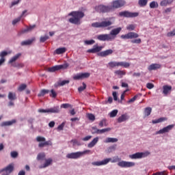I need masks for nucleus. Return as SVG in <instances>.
<instances>
[{
  "mask_svg": "<svg viewBox=\"0 0 175 175\" xmlns=\"http://www.w3.org/2000/svg\"><path fill=\"white\" fill-rule=\"evenodd\" d=\"M146 88H148V90H152V88H154V83H148L146 84Z\"/></svg>",
  "mask_w": 175,
  "mask_h": 175,
  "instance_id": "nucleus-55",
  "label": "nucleus"
},
{
  "mask_svg": "<svg viewBox=\"0 0 175 175\" xmlns=\"http://www.w3.org/2000/svg\"><path fill=\"white\" fill-rule=\"evenodd\" d=\"M168 4H169V1L167 0H163L160 3L161 6H166Z\"/></svg>",
  "mask_w": 175,
  "mask_h": 175,
  "instance_id": "nucleus-52",
  "label": "nucleus"
},
{
  "mask_svg": "<svg viewBox=\"0 0 175 175\" xmlns=\"http://www.w3.org/2000/svg\"><path fill=\"white\" fill-rule=\"evenodd\" d=\"M151 111H152V108L148 107L144 109V116L146 117H148L151 114Z\"/></svg>",
  "mask_w": 175,
  "mask_h": 175,
  "instance_id": "nucleus-38",
  "label": "nucleus"
},
{
  "mask_svg": "<svg viewBox=\"0 0 175 175\" xmlns=\"http://www.w3.org/2000/svg\"><path fill=\"white\" fill-rule=\"evenodd\" d=\"M36 40V38L35 37L32 38L30 40H25V41H23L21 42V46H28L29 44H32V42H35Z\"/></svg>",
  "mask_w": 175,
  "mask_h": 175,
  "instance_id": "nucleus-29",
  "label": "nucleus"
},
{
  "mask_svg": "<svg viewBox=\"0 0 175 175\" xmlns=\"http://www.w3.org/2000/svg\"><path fill=\"white\" fill-rule=\"evenodd\" d=\"M95 10L98 13H109L112 10L111 5H100L98 6L95 7Z\"/></svg>",
  "mask_w": 175,
  "mask_h": 175,
  "instance_id": "nucleus-7",
  "label": "nucleus"
},
{
  "mask_svg": "<svg viewBox=\"0 0 175 175\" xmlns=\"http://www.w3.org/2000/svg\"><path fill=\"white\" fill-rule=\"evenodd\" d=\"M159 5L157 1H152L150 3V9H155L157 8H158Z\"/></svg>",
  "mask_w": 175,
  "mask_h": 175,
  "instance_id": "nucleus-40",
  "label": "nucleus"
},
{
  "mask_svg": "<svg viewBox=\"0 0 175 175\" xmlns=\"http://www.w3.org/2000/svg\"><path fill=\"white\" fill-rule=\"evenodd\" d=\"M27 88V85L25 84H22L19 86L18 88V91H24V90H25Z\"/></svg>",
  "mask_w": 175,
  "mask_h": 175,
  "instance_id": "nucleus-53",
  "label": "nucleus"
},
{
  "mask_svg": "<svg viewBox=\"0 0 175 175\" xmlns=\"http://www.w3.org/2000/svg\"><path fill=\"white\" fill-rule=\"evenodd\" d=\"M167 118H159V119L152 120V124H159V122H163L166 121Z\"/></svg>",
  "mask_w": 175,
  "mask_h": 175,
  "instance_id": "nucleus-36",
  "label": "nucleus"
},
{
  "mask_svg": "<svg viewBox=\"0 0 175 175\" xmlns=\"http://www.w3.org/2000/svg\"><path fill=\"white\" fill-rule=\"evenodd\" d=\"M135 28H136V26L135 25H129L127 27H126V29L128 31H135Z\"/></svg>",
  "mask_w": 175,
  "mask_h": 175,
  "instance_id": "nucleus-46",
  "label": "nucleus"
},
{
  "mask_svg": "<svg viewBox=\"0 0 175 175\" xmlns=\"http://www.w3.org/2000/svg\"><path fill=\"white\" fill-rule=\"evenodd\" d=\"M167 36L168 38H172L173 36H175V29L173 31L168 32L167 33Z\"/></svg>",
  "mask_w": 175,
  "mask_h": 175,
  "instance_id": "nucleus-49",
  "label": "nucleus"
},
{
  "mask_svg": "<svg viewBox=\"0 0 175 175\" xmlns=\"http://www.w3.org/2000/svg\"><path fill=\"white\" fill-rule=\"evenodd\" d=\"M20 2H21V0H17V1H12L11 3L10 8H13V6H15V5H18V3H20Z\"/></svg>",
  "mask_w": 175,
  "mask_h": 175,
  "instance_id": "nucleus-54",
  "label": "nucleus"
},
{
  "mask_svg": "<svg viewBox=\"0 0 175 175\" xmlns=\"http://www.w3.org/2000/svg\"><path fill=\"white\" fill-rule=\"evenodd\" d=\"M118 142V139L113 138V137H107L104 143H117Z\"/></svg>",
  "mask_w": 175,
  "mask_h": 175,
  "instance_id": "nucleus-35",
  "label": "nucleus"
},
{
  "mask_svg": "<svg viewBox=\"0 0 175 175\" xmlns=\"http://www.w3.org/2000/svg\"><path fill=\"white\" fill-rule=\"evenodd\" d=\"M50 97L51 98H57V92H55V91H54V90H53V89L51 90Z\"/></svg>",
  "mask_w": 175,
  "mask_h": 175,
  "instance_id": "nucleus-47",
  "label": "nucleus"
},
{
  "mask_svg": "<svg viewBox=\"0 0 175 175\" xmlns=\"http://www.w3.org/2000/svg\"><path fill=\"white\" fill-rule=\"evenodd\" d=\"M106 124V119H103L100 122H99V126L100 128H103V126Z\"/></svg>",
  "mask_w": 175,
  "mask_h": 175,
  "instance_id": "nucleus-58",
  "label": "nucleus"
},
{
  "mask_svg": "<svg viewBox=\"0 0 175 175\" xmlns=\"http://www.w3.org/2000/svg\"><path fill=\"white\" fill-rule=\"evenodd\" d=\"M150 155V152H136L133 154L129 155V158L131 159H140L142 158H146V157H148Z\"/></svg>",
  "mask_w": 175,
  "mask_h": 175,
  "instance_id": "nucleus-8",
  "label": "nucleus"
},
{
  "mask_svg": "<svg viewBox=\"0 0 175 175\" xmlns=\"http://www.w3.org/2000/svg\"><path fill=\"white\" fill-rule=\"evenodd\" d=\"M84 43H85V44L91 45V44H94V43H95V40H85Z\"/></svg>",
  "mask_w": 175,
  "mask_h": 175,
  "instance_id": "nucleus-51",
  "label": "nucleus"
},
{
  "mask_svg": "<svg viewBox=\"0 0 175 175\" xmlns=\"http://www.w3.org/2000/svg\"><path fill=\"white\" fill-rule=\"evenodd\" d=\"M65 126V122H62L60 125L58 126V131H64V127Z\"/></svg>",
  "mask_w": 175,
  "mask_h": 175,
  "instance_id": "nucleus-56",
  "label": "nucleus"
},
{
  "mask_svg": "<svg viewBox=\"0 0 175 175\" xmlns=\"http://www.w3.org/2000/svg\"><path fill=\"white\" fill-rule=\"evenodd\" d=\"M147 3H148V0H138V5L140 8L147 6Z\"/></svg>",
  "mask_w": 175,
  "mask_h": 175,
  "instance_id": "nucleus-33",
  "label": "nucleus"
},
{
  "mask_svg": "<svg viewBox=\"0 0 175 175\" xmlns=\"http://www.w3.org/2000/svg\"><path fill=\"white\" fill-rule=\"evenodd\" d=\"M102 49H103V46L94 45L92 49H88L87 52L92 54H95V53H99V51H102Z\"/></svg>",
  "mask_w": 175,
  "mask_h": 175,
  "instance_id": "nucleus-18",
  "label": "nucleus"
},
{
  "mask_svg": "<svg viewBox=\"0 0 175 175\" xmlns=\"http://www.w3.org/2000/svg\"><path fill=\"white\" fill-rule=\"evenodd\" d=\"M122 30V28L121 27H118L116 29H112L110 33H109V37L111 38V40L113 41L116 38H117V35L121 32Z\"/></svg>",
  "mask_w": 175,
  "mask_h": 175,
  "instance_id": "nucleus-12",
  "label": "nucleus"
},
{
  "mask_svg": "<svg viewBox=\"0 0 175 175\" xmlns=\"http://www.w3.org/2000/svg\"><path fill=\"white\" fill-rule=\"evenodd\" d=\"M97 39L101 42H111V38L109 34H100L97 36Z\"/></svg>",
  "mask_w": 175,
  "mask_h": 175,
  "instance_id": "nucleus-16",
  "label": "nucleus"
},
{
  "mask_svg": "<svg viewBox=\"0 0 175 175\" xmlns=\"http://www.w3.org/2000/svg\"><path fill=\"white\" fill-rule=\"evenodd\" d=\"M36 27V25H29V27H27L26 29L21 30V33H25L27 32H31V31H32V29H35Z\"/></svg>",
  "mask_w": 175,
  "mask_h": 175,
  "instance_id": "nucleus-27",
  "label": "nucleus"
},
{
  "mask_svg": "<svg viewBox=\"0 0 175 175\" xmlns=\"http://www.w3.org/2000/svg\"><path fill=\"white\" fill-rule=\"evenodd\" d=\"M88 118L90 121H95V116L92 113H88Z\"/></svg>",
  "mask_w": 175,
  "mask_h": 175,
  "instance_id": "nucleus-50",
  "label": "nucleus"
},
{
  "mask_svg": "<svg viewBox=\"0 0 175 175\" xmlns=\"http://www.w3.org/2000/svg\"><path fill=\"white\" fill-rule=\"evenodd\" d=\"M8 99L9 100H16L17 99V96H16V93H13L10 92L8 93Z\"/></svg>",
  "mask_w": 175,
  "mask_h": 175,
  "instance_id": "nucleus-34",
  "label": "nucleus"
},
{
  "mask_svg": "<svg viewBox=\"0 0 175 175\" xmlns=\"http://www.w3.org/2000/svg\"><path fill=\"white\" fill-rule=\"evenodd\" d=\"M128 120H129V116H128V114L124 113V114H122V116H120L118 118V122L121 124V122H125V121H126Z\"/></svg>",
  "mask_w": 175,
  "mask_h": 175,
  "instance_id": "nucleus-25",
  "label": "nucleus"
},
{
  "mask_svg": "<svg viewBox=\"0 0 175 175\" xmlns=\"http://www.w3.org/2000/svg\"><path fill=\"white\" fill-rule=\"evenodd\" d=\"M18 155V153H17V152H11L12 158H17Z\"/></svg>",
  "mask_w": 175,
  "mask_h": 175,
  "instance_id": "nucleus-62",
  "label": "nucleus"
},
{
  "mask_svg": "<svg viewBox=\"0 0 175 175\" xmlns=\"http://www.w3.org/2000/svg\"><path fill=\"white\" fill-rule=\"evenodd\" d=\"M93 129H96V133H100V134L105 133V132H109V131H111V129H110V128H107V129H103L99 130L95 127H93Z\"/></svg>",
  "mask_w": 175,
  "mask_h": 175,
  "instance_id": "nucleus-31",
  "label": "nucleus"
},
{
  "mask_svg": "<svg viewBox=\"0 0 175 175\" xmlns=\"http://www.w3.org/2000/svg\"><path fill=\"white\" fill-rule=\"evenodd\" d=\"M69 68V64L65 63L61 65H57L49 68V72H57V70H61V69H68Z\"/></svg>",
  "mask_w": 175,
  "mask_h": 175,
  "instance_id": "nucleus-9",
  "label": "nucleus"
},
{
  "mask_svg": "<svg viewBox=\"0 0 175 175\" xmlns=\"http://www.w3.org/2000/svg\"><path fill=\"white\" fill-rule=\"evenodd\" d=\"M51 163H53V159H45L44 167H47V166H50Z\"/></svg>",
  "mask_w": 175,
  "mask_h": 175,
  "instance_id": "nucleus-41",
  "label": "nucleus"
},
{
  "mask_svg": "<svg viewBox=\"0 0 175 175\" xmlns=\"http://www.w3.org/2000/svg\"><path fill=\"white\" fill-rule=\"evenodd\" d=\"M20 57H21V53H18L15 55L10 59L9 64H13V62H16V61H17L18 58H20Z\"/></svg>",
  "mask_w": 175,
  "mask_h": 175,
  "instance_id": "nucleus-32",
  "label": "nucleus"
},
{
  "mask_svg": "<svg viewBox=\"0 0 175 175\" xmlns=\"http://www.w3.org/2000/svg\"><path fill=\"white\" fill-rule=\"evenodd\" d=\"M91 76L90 72H81L73 76V80H83V79H88Z\"/></svg>",
  "mask_w": 175,
  "mask_h": 175,
  "instance_id": "nucleus-10",
  "label": "nucleus"
},
{
  "mask_svg": "<svg viewBox=\"0 0 175 175\" xmlns=\"http://www.w3.org/2000/svg\"><path fill=\"white\" fill-rule=\"evenodd\" d=\"M92 138V135H88L83 138H82L83 142H88V140H90V139Z\"/></svg>",
  "mask_w": 175,
  "mask_h": 175,
  "instance_id": "nucleus-59",
  "label": "nucleus"
},
{
  "mask_svg": "<svg viewBox=\"0 0 175 175\" xmlns=\"http://www.w3.org/2000/svg\"><path fill=\"white\" fill-rule=\"evenodd\" d=\"M36 140H37V142H44V137H37Z\"/></svg>",
  "mask_w": 175,
  "mask_h": 175,
  "instance_id": "nucleus-64",
  "label": "nucleus"
},
{
  "mask_svg": "<svg viewBox=\"0 0 175 175\" xmlns=\"http://www.w3.org/2000/svg\"><path fill=\"white\" fill-rule=\"evenodd\" d=\"M65 53H66V48L65 47L59 48L55 51V54H57V55H59V54H64Z\"/></svg>",
  "mask_w": 175,
  "mask_h": 175,
  "instance_id": "nucleus-30",
  "label": "nucleus"
},
{
  "mask_svg": "<svg viewBox=\"0 0 175 175\" xmlns=\"http://www.w3.org/2000/svg\"><path fill=\"white\" fill-rule=\"evenodd\" d=\"M114 73L118 76H120V79L122 78V76H125L126 75V72H125L124 70H116Z\"/></svg>",
  "mask_w": 175,
  "mask_h": 175,
  "instance_id": "nucleus-37",
  "label": "nucleus"
},
{
  "mask_svg": "<svg viewBox=\"0 0 175 175\" xmlns=\"http://www.w3.org/2000/svg\"><path fill=\"white\" fill-rule=\"evenodd\" d=\"M68 16H72V18H69V23L75 24V25H80L81 24V18L84 17V12L81 11H73L68 14Z\"/></svg>",
  "mask_w": 175,
  "mask_h": 175,
  "instance_id": "nucleus-1",
  "label": "nucleus"
},
{
  "mask_svg": "<svg viewBox=\"0 0 175 175\" xmlns=\"http://www.w3.org/2000/svg\"><path fill=\"white\" fill-rule=\"evenodd\" d=\"M98 142H99V137H96L88 144V148H92V147H94L96 144V143H98Z\"/></svg>",
  "mask_w": 175,
  "mask_h": 175,
  "instance_id": "nucleus-26",
  "label": "nucleus"
},
{
  "mask_svg": "<svg viewBox=\"0 0 175 175\" xmlns=\"http://www.w3.org/2000/svg\"><path fill=\"white\" fill-rule=\"evenodd\" d=\"M82 84H83V86H80L78 88L79 92H83V91H84V90H85V88H87V85L84 82Z\"/></svg>",
  "mask_w": 175,
  "mask_h": 175,
  "instance_id": "nucleus-44",
  "label": "nucleus"
},
{
  "mask_svg": "<svg viewBox=\"0 0 175 175\" xmlns=\"http://www.w3.org/2000/svg\"><path fill=\"white\" fill-rule=\"evenodd\" d=\"M117 148V145H113L111 146H109L107 149L108 152H113V151H116V149Z\"/></svg>",
  "mask_w": 175,
  "mask_h": 175,
  "instance_id": "nucleus-43",
  "label": "nucleus"
},
{
  "mask_svg": "<svg viewBox=\"0 0 175 175\" xmlns=\"http://www.w3.org/2000/svg\"><path fill=\"white\" fill-rule=\"evenodd\" d=\"M13 124H16V120L14 119L11 121L1 122V126H10V125H13Z\"/></svg>",
  "mask_w": 175,
  "mask_h": 175,
  "instance_id": "nucleus-28",
  "label": "nucleus"
},
{
  "mask_svg": "<svg viewBox=\"0 0 175 175\" xmlns=\"http://www.w3.org/2000/svg\"><path fill=\"white\" fill-rule=\"evenodd\" d=\"M125 3L126 1L125 0H115L111 2V10H114V9H120V8H122V6H125Z\"/></svg>",
  "mask_w": 175,
  "mask_h": 175,
  "instance_id": "nucleus-5",
  "label": "nucleus"
},
{
  "mask_svg": "<svg viewBox=\"0 0 175 175\" xmlns=\"http://www.w3.org/2000/svg\"><path fill=\"white\" fill-rule=\"evenodd\" d=\"M44 159V153H39L37 156L38 161H43Z\"/></svg>",
  "mask_w": 175,
  "mask_h": 175,
  "instance_id": "nucleus-45",
  "label": "nucleus"
},
{
  "mask_svg": "<svg viewBox=\"0 0 175 175\" xmlns=\"http://www.w3.org/2000/svg\"><path fill=\"white\" fill-rule=\"evenodd\" d=\"M113 54V51L111 49H108L98 53L99 57H107V55H111Z\"/></svg>",
  "mask_w": 175,
  "mask_h": 175,
  "instance_id": "nucleus-23",
  "label": "nucleus"
},
{
  "mask_svg": "<svg viewBox=\"0 0 175 175\" xmlns=\"http://www.w3.org/2000/svg\"><path fill=\"white\" fill-rule=\"evenodd\" d=\"M59 106L53 107L52 108L44 109V113H59Z\"/></svg>",
  "mask_w": 175,
  "mask_h": 175,
  "instance_id": "nucleus-22",
  "label": "nucleus"
},
{
  "mask_svg": "<svg viewBox=\"0 0 175 175\" xmlns=\"http://www.w3.org/2000/svg\"><path fill=\"white\" fill-rule=\"evenodd\" d=\"M65 84H69V80H64L59 83V85H65Z\"/></svg>",
  "mask_w": 175,
  "mask_h": 175,
  "instance_id": "nucleus-63",
  "label": "nucleus"
},
{
  "mask_svg": "<svg viewBox=\"0 0 175 175\" xmlns=\"http://www.w3.org/2000/svg\"><path fill=\"white\" fill-rule=\"evenodd\" d=\"M120 161H121V159H120L118 156H116L113 157V159H111V158H107V159H105L101 161L92 162V165H93V166H103L105 165H107L109 162H111V163H116V162H120Z\"/></svg>",
  "mask_w": 175,
  "mask_h": 175,
  "instance_id": "nucleus-3",
  "label": "nucleus"
},
{
  "mask_svg": "<svg viewBox=\"0 0 175 175\" xmlns=\"http://www.w3.org/2000/svg\"><path fill=\"white\" fill-rule=\"evenodd\" d=\"M120 38L121 39H137V38H139V35L137 33L129 32L126 34L122 35Z\"/></svg>",
  "mask_w": 175,
  "mask_h": 175,
  "instance_id": "nucleus-13",
  "label": "nucleus"
},
{
  "mask_svg": "<svg viewBox=\"0 0 175 175\" xmlns=\"http://www.w3.org/2000/svg\"><path fill=\"white\" fill-rule=\"evenodd\" d=\"M80 152L68 153L66 155V158H68V159H78V158H80Z\"/></svg>",
  "mask_w": 175,
  "mask_h": 175,
  "instance_id": "nucleus-19",
  "label": "nucleus"
},
{
  "mask_svg": "<svg viewBox=\"0 0 175 175\" xmlns=\"http://www.w3.org/2000/svg\"><path fill=\"white\" fill-rule=\"evenodd\" d=\"M161 66L159 64H152L148 67V70H157V69H161Z\"/></svg>",
  "mask_w": 175,
  "mask_h": 175,
  "instance_id": "nucleus-24",
  "label": "nucleus"
},
{
  "mask_svg": "<svg viewBox=\"0 0 175 175\" xmlns=\"http://www.w3.org/2000/svg\"><path fill=\"white\" fill-rule=\"evenodd\" d=\"M13 66H14V68H18V69H20V68H24V64L23 63L16 64L13 65Z\"/></svg>",
  "mask_w": 175,
  "mask_h": 175,
  "instance_id": "nucleus-57",
  "label": "nucleus"
},
{
  "mask_svg": "<svg viewBox=\"0 0 175 175\" xmlns=\"http://www.w3.org/2000/svg\"><path fill=\"white\" fill-rule=\"evenodd\" d=\"M117 114H118V110L115 109L113 110L112 111H111V113H109V116L113 118L114 117H116L117 116Z\"/></svg>",
  "mask_w": 175,
  "mask_h": 175,
  "instance_id": "nucleus-42",
  "label": "nucleus"
},
{
  "mask_svg": "<svg viewBox=\"0 0 175 175\" xmlns=\"http://www.w3.org/2000/svg\"><path fill=\"white\" fill-rule=\"evenodd\" d=\"M8 54H12V51L8 52V51H3L0 53V57H1L0 66L5 63V57H6V55H8Z\"/></svg>",
  "mask_w": 175,
  "mask_h": 175,
  "instance_id": "nucleus-17",
  "label": "nucleus"
},
{
  "mask_svg": "<svg viewBox=\"0 0 175 175\" xmlns=\"http://www.w3.org/2000/svg\"><path fill=\"white\" fill-rule=\"evenodd\" d=\"M135 165V163L134 162L125 161H120L118 163V166H120V167H133Z\"/></svg>",
  "mask_w": 175,
  "mask_h": 175,
  "instance_id": "nucleus-14",
  "label": "nucleus"
},
{
  "mask_svg": "<svg viewBox=\"0 0 175 175\" xmlns=\"http://www.w3.org/2000/svg\"><path fill=\"white\" fill-rule=\"evenodd\" d=\"M62 109H68V107H70V105L68 103H64L61 105Z\"/></svg>",
  "mask_w": 175,
  "mask_h": 175,
  "instance_id": "nucleus-61",
  "label": "nucleus"
},
{
  "mask_svg": "<svg viewBox=\"0 0 175 175\" xmlns=\"http://www.w3.org/2000/svg\"><path fill=\"white\" fill-rule=\"evenodd\" d=\"M173 128H174V124H170L159 130L156 133L157 135H163V133H167V132H170Z\"/></svg>",
  "mask_w": 175,
  "mask_h": 175,
  "instance_id": "nucleus-15",
  "label": "nucleus"
},
{
  "mask_svg": "<svg viewBox=\"0 0 175 175\" xmlns=\"http://www.w3.org/2000/svg\"><path fill=\"white\" fill-rule=\"evenodd\" d=\"M120 17H126V18H133L139 16V12H131L129 11H123L119 13Z\"/></svg>",
  "mask_w": 175,
  "mask_h": 175,
  "instance_id": "nucleus-6",
  "label": "nucleus"
},
{
  "mask_svg": "<svg viewBox=\"0 0 175 175\" xmlns=\"http://www.w3.org/2000/svg\"><path fill=\"white\" fill-rule=\"evenodd\" d=\"M14 170V165L13 163L8 165L4 169L1 170V175H9Z\"/></svg>",
  "mask_w": 175,
  "mask_h": 175,
  "instance_id": "nucleus-11",
  "label": "nucleus"
},
{
  "mask_svg": "<svg viewBox=\"0 0 175 175\" xmlns=\"http://www.w3.org/2000/svg\"><path fill=\"white\" fill-rule=\"evenodd\" d=\"M114 21H116V18L109 17L105 18L104 21L101 22H95L92 23V27L93 28H107V27H110L114 24Z\"/></svg>",
  "mask_w": 175,
  "mask_h": 175,
  "instance_id": "nucleus-2",
  "label": "nucleus"
},
{
  "mask_svg": "<svg viewBox=\"0 0 175 175\" xmlns=\"http://www.w3.org/2000/svg\"><path fill=\"white\" fill-rule=\"evenodd\" d=\"M172 92V86L170 85H163V94L165 95V96H167V95H169Z\"/></svg>",
  "mask_w": 175,
  "mask_h": 175,
  "instance_id": "nucleus-21",
  "label": "nucleus"
},
{
  "mask_svg": "<svg viewBox=\"0 0 175 175\" xmlns=\"http://www.w3.org/2000/svg\"><path fill=\"white\" fill-rule=\"evenodd\" d=\"M79 154L81 157H83V155H90V154H92V152L90 150H86L83 152H79Z\"/></svg>",
  "mask_w": 175,
  "mask_h": 175,
  "instance_id": "nucleus-39",
  "label": "nucleus"
},
{
  "mask_svg": "<svg viewBox=\"0 0 175 175\" xmlns=\"http://www.w3.org/2000/svg\"><path fill=\"white\" fill-rule=\"evenodd\" d=\"M110 68H116V66H123V68H129L131 64L126 62H111L108 63Z\"/></svg>",
  "mask_w": 175,
  "mask_h": 175,
  "instance_id": "nucleus-4",
  "label": "nucleus"
},
{
  "mask_svg": "<svg viewBox=\"0 0 175 175\" xmlns=\"http://www.w3.org/2000/svg\"><path fill=\"white\" fill-rule=\"evenodd\" d=\"M26 13H27V10H24L19 17L14 19L12 21V25H16V24H17V23H20V21H21V18H23V17H25V16H27V14H25Z\"/></svg>",
  "mask_w": 175,
  "mask_h": 175,
  "instance_id": "nucleus-20",
  "label": "nucleus"
},
{
  "mask_svg": "<svg viewBox=\"0 0 175 175\" xmlns=\"http://www.w3.org/2000/svg\"><path fill=\"white\" fill-rule=\"evenodd\" d=\"M131 43L136 44H140L142 43V39L138 38L135 40H132Z\"/></svg>",
  "mask_w": 175,
  "mask_h": 175,
  "instance_id": "nucleus-48",
  "label": "nucleus"
},
{
  "mask_svg": "<svg viewBox=\"0 0 175 175\" xmlns=\"http://www.w3.org/2000/svg\"><path fill=\"white\" fill-rule=\"evenodd\" d=\"M72 144H73V146H80V144H79V142H77V139H72L70 141Z\"/></svg>",
  "mask_w": 175,
  "mask_h": 175,
  "instance_id": "nucleus-60",
  "label": "nucleus"
}]
</instances>
